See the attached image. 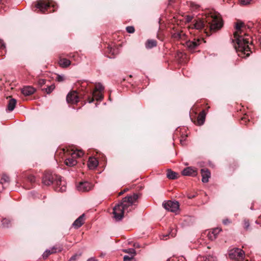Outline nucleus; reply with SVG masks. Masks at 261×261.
Returning <instances> with one entry per match:
<instances>
[{"mask_svg":"<svg viewBox=\"0 0 261 261\" xmlns=\"http://www.w3.org/2000/svg\"><path fill=\"white\" fill-rule=\"evenodd\" d=\"M223 26L222 19L219 13L211 12L202 18L194 19L191 28L198 30H203L205 33L207 31H216Z\"/></svg>","mask_w":261,"mask_h":261,"instance_id":"obj_1","label":"nucleus"},{"mask_svg":"<svg viewBox=\"0 0 261 261\" xmlns=\"http://www.w3.org/2000/svg\"><path fill=\"white\" fill-rule=\"evenodd\" d=\"M244 23L238 22L236 24V31L234 33V48L239 56L244 58L250 55V48L249 47L250 37L242 30Z\"/></svg>","mask_w":261,"mask_h":261,"instance_id":"obj_2","label":"nucleus"},{"mask_svg":"<svg viewBox=\"0 0 261 261\" xmlns=\"http://www.w3.org/2000/svg\"><path fill=\"white\" fill-rule=\"evenodd\" d=\"M138 198V195L136 193L123 198L121 202L113 208V214L115 219L116 221L121 220L125 213H127L135 209Z\"/></svg>","mask_w":261,"mask_h":261,"instance_id":"obj_3","label":"nucleus"},{"mask_svg":"<svg viewBox=\"0 0 261 261\" xmlns=\"http://www.w3.org/2000/svg\"><path fill=\"white\" fill-rule=\"evenodd\" d=\"M42 183L45 186H49L51 184H55V190L57 192H64L65 191V187H60L61 183V177L56 174H53L52 173L46 171L42 177Z\"/></svg>","mask_w":261,"mask_h":261,"instance_id":"obj_4","label":"nucleus"},{"mask_svg":"<svg viewBox=\"0 0 261 261\" xmlns=\"http://www.w3.org/2000/svg\"><path fill=\"white\" fill-rule=\"evenodd\" d=\"M84 154L83 151L80 150H74L72 149L69 151L66 147V166H74L76 165L77 161L75 158L81 157Z\"/></svg>","mask_w":261,"mask_h":261,"instance_id":"obj_5","label":"nucleus"},{"mask_svg":"<svg viewBox=\"0 0 261 261\" xmlns=\"http://www.w3.org/2000/svg\"><path fill=\"white\" fill-rule=\"evenodd\" d=\"M35 7L42 13L49 10V12L55 11V6L52 4L51 2H46L44 0H39L35 5Z\"/></svg>","mask_w":261,"mask_h":261,"instance_id":"obj_6","label":"nucleus"},{"mask_svg":"<svg viewBox=\"0 0 261 261\" xmlns=\"http://www.w3.org/2000/svg\"><path fill=\"white\" fill-rule=\"evenodd\" d=\"M244 255V251L240 248H234L228 251V256L232 259L241 260L243 259Z\"/></svg>","mask_w":261,"mask_h":261,"instance_id":"obj_7","label":"nucleus"},{"mask_svg":"<svg viewBox=\"0 0 261 261\" xmlns=\"http://www.w3.org/2000/svg\"><path fill=\"white\" fill-rule=\"evenodd\" d=\"M93 185L87 181H81L76 185V189L79 192H86L91 190Z\"/></svg>","mask_w":261,"mask_h":261,"instance_id":"obj_8","label":"nucleus"},{"mask_svg":"<svg viewBox=\"0 0 261 261\" xmlns=\"http://www.w3.org/2000/svg\"><path fill=\"white\" fill-rule=\"evenodd\" d=\"M163 206L165 209L172 212H175L179 208V203L177 201H168L164 202Z\"/></svg>","mask_w":261,"mask_h":261,"instance_id":"obj_9","label":"nucleus"},{"mask_svg":"<svg viewBox=\"0 0 261 261\" xmlns=\"http://www.w3.org/2000/svg\"><path fill=\"white\" fill-rule=\"evenodd\" d=\"M79 100V95L76 91L73 90L66 95V102L70 103H76Z\"/></svg>","mask_w":261,"mask_h":261,"instance_id":"obj_10","label":"nucleus"},{"mask_svg":"<svg viewBox=\"0 0 261 261\" xmlns=\"http://www.w3.org/2000/svg\"><path fill=\"white\" fill-rule=\"evenodd\" d=\"M199 39H194L193 40H188L185 42V45L190 51L194 50L200 43Z\"/></svg>","mask_w":261,"mask_h":261,"instance_id":"obj_11","label":"nucleus"},{"mask_svg":"<svg viewBox=\"0 0 261 261\" xmlns=\"http://www.w3.org/2000/svg\"><path fill=\"white\" fill-rule=\"evenodd\" d=\"M182 174L185 176H196L197 174V170L195 168L188 167L183 170Z\"/></svg>","mask_w":261,"mask_h":261,"instance_id":"obj_12","label":"nucleus"},{"mask_svg":"<svg viewBox=\"0 0 261 261\" xmlns=\"http://www.w3.org/2000/svg\"><path fill=\"white\" fill-rule=\"evenodd\" d=\"M220 231L221 229L219 228H215L212 231H209L207 233V236L210 240H214L217 238V235Z\"/></svg>","mask_w":261,"mask_h":261,"instance_id":"obj_13","label":"nucleus"},{"mask_svg":"<svg viewBox=\"0 0 261 261\" xmlns=\"http://www.w3.org/2000/svg\"><path fill=\"white\" fill-rule=\"evenodd\" d=\"M201 173L202 176V181L206 183L211 177V173L207 169H201Z\"/></svg>","mask_w":261,"mask_h":261,"instance_id":"obj_14","label":"nucleus"},{"mask_svg":"<svg viewBox=\"0 0 261 261\" xmlns=\"http://www.w3.org/2000/svg\"><path fill=\"white\" fill-rule=\"evenodd\" d=\"M10 181L9 177L6 175H3L0 179V192L6 187Z\"/></svg>","mask_w":261,"mask_h":261,"instance_id":"obj_15","label":"nucleus"},{"mask_svg":"<svg viewBox=\"0 0 261 261\" xmlns=\"http://www.w3.org/2000/svg\"><path fill=\"white\" fill-rule=\"evenodd\" d=\"M85 214H83L76 219L72 224L73 226L76 228L80 227L85 222Z\"/></svg>","mask_w":261,"mask_h":261,"instance_id":"obj_16","label":"nucleus"},{"mask_svg":"<svg viewBox=\"0 0 261 261\" xmlns=\"http://www.w3.org/2000/svg\"><path fill=\"white\" fill-rule=\"evenodd\" d=\"M35 91V89L33 87L26 86L22 89L21 92L25 96H29L34 93Z\"/></svg>","mask_w":261,"mask_h":261,"instance_id":"obj_17","label":"nucleus"},{"mask_svg":"<svg viewBox=\"0 0 261 261\" xmlns=\"http://www.w3.org/2000/svg\"><path fill=\"white\" fill-rule=\"evenodd\" d=\"M107 53L109 54V57L113 58L115 56L119 53L118 49L117 48H114L111 46L109 45L107 48Z\"/></svg>","mask_w":261,"mask_h":261,"instance_id":"obj_18","label":"nucleus"},{"mask_svg":"<svg viewBox=\"0 0 261 261\" xmlns=\"http://www.w3.org/2000/svg\"><path fill=\"white\" fill-rule=\"evenodd\" d=\"M98 164V161L96 158L90 157L88 161V166L89 169H93L97 166Z\"/></svg>","mask_w":261,"mask_h":261,"instance_id":"obj_19","label":"nucleus"},{"mask_svg":"<svg viewBox=\"0 0 261 261\" xmlns=\"http://www.w3.org/2000/svg\"><path fill=\"white\" fill-rule=\"evenodd\" d=\"M65 149L64 148H63V155L62 156H61V157L59 156V154L61 153V152H59V150H58L56 153H55V157L56 158V160H57V161H59L61 164H65V158H64V152H65Z\"/></svg>","mask_w":261,"mask_h":261,"instance_id":"obj_20","label":"nucleus"},{"mask_svg":"<svg viewBox=\"0 0 261 261\" xmlns=\"http://www.w3.org/2000/svg\"><path fill=\"white\" fill-rule=\"evenodd\" d=\"M172 36L173 38L179 40H184L186 38V34L182 32H175L172 34Z\"/></svg>","mask_w":261,"mask_h":261,"instance_id":"obj_21","label":"nucleus"},{"mask_svg":"<svg viewBox=\"0 0 261 261\" xmlns=\"http://www.w3.org/2000/svg\"><path fill=\"white\" fill-rule=\"evenodd\" d=\"M16 100L14 98H11L9 100L8 106H7V109L9 111L11 112L12 111L16 106Z\"/></svg>","mask_w":261,"mask_h":261,"instance_id":"obj_22","label":"nucleus"},{"mask_svg":"<svg viewBox=\"0 0 261 261\" xmlns=\"http://www.w3.org/2000/svg\"><path fill=\"white\" fill-rule=\"evenodd\" d=\"M167 177L169 179H175L177 178L178 174L176 172L172 171L171 169H168L167 172Z\"/></svg>","mask_w":261,"mask_h":261,"instance_id":"obj_23","label":"nucleus"},{"mask_svg":"<svg viewBox=\"0 0 261 261\" xmlns=\"http://www.w3.org/2000/svg\"><path fill=\"white\" fill-rule=\"evenodd\" d=\"M205 118V114L203 111L201 112L197 117V123L199 125H202L204 123Z\"/></svg>","mask_w":261,"mask_h":261,"instance_id":"obj_24","label":"nucleus"},{"mask_svg":"<svg viewBox=\"0 0 261 261\" xmlns=\"http://www.w3.org/2000/svg\"><path fill=\"white\" fill-rule=\"evenodd\" d=\"M156 45V42L154 40H148L146 43L145 46L147 48H151Z\"/></svg>","mask_w":261,"mask_h":261,"instance_id":"obj_25","label":"nucleus"},{"mask_svg":"<svg viewBox=\"0 0 261 261\" xmlns=\"http://www.w3.org/2000/svg\"><path fill=\"white\" fill-rule=\"evenodd\" d=\"M61 250L62 249L60 247L57 248L56 247H53L50 249L46 250L45 251H47V254L49 255L51 254L61 251Z\"/></svg>","mask_w":261,"mask_h":261,"instance_id":"obj_26","label":"nucleus"},{"mask_svg":"<svg viewBox=\"0 0 261 261\" xmlns=\"http://www.w3.org/2000/svg\"><path fill=\"white\" fill-rule=\"evenodd\" d=\"M97 92H91L92 96L94 97L97 100H101L103 99V95L101 92H98L96 93Z\"/></svg>","mask_w":261,"mask_h":261,"instance_id":"obj_27","label":"nucleus"},{"mask_svg":"<svg viewBox=\"0 0 261 261\" xmlns=\"http://www.w3.org/2000/svg\"><path fill=\"white\" fill-rule=\"evenodd\" d=\"M1 222L2 226L4 228H8L11 225V221L6 218L2 219Z\"/></svg>","mask_w":261,"mask_h":261,"instance_id":"obj_28","label":"nucleus"},{"mask_svg":"<svg viewBox=\"0 0 261 261\" xmlns=\"http://www.w3.org/2000/svg\"><path fill=\"white\" fill-rule=\"evenodd\" d=\"M122 251L124 253L129 254L130 255H132V256H135L136 255V252L134 248L123 249Z\"/></svg>","mask_w":261,"mask_h":261,"instance_id":"obj_29","label":"nucleus"},{"mask_svg":"<svg viewBox=\"0 0 261 261\" xmlns=\"http://www.w3.org/2000/svg\"><path fill=\"white\" fill-rule=\"evenodd\" d=\"M104 90V87L100 84L98 83L95 85V88L93 92H101Z\"/></svg>","mask_w":261,"mask_h":261,"instance_id":"obj_30","label":"nucleus"},{"mask_svg":"<svg viewBox=\"0 0 261 261\" xmlns=\"http://www.w3.org/2000/svg\"><path fill=\"white\" fill-rule=\"evenodd\" d=\"M175 235H176V233L173 231V230H172L170 232V233L165 234V235H163L162 236H161V239L166 240L167 239V238L169 236H171L172 237H174L175 236Z\"/></svg>","mask_w":261,"mask_h":261,"instance_id":"obj_31","label":"nucleus"},{"mask_svg":"<svg viewBox=\"0 0 261 261\" xmlns=\"http://www.w3.org/2000/svg\"><path fill=\"white\" fill-rule=\"evenodd\" d=\"M203 261H217V259L215 256L209 255L205 256Z\"/></svg>","mask_w":261,"mask_h":261,"instance_id":"obj_32","label":"nucleus"},{"mask_svg":"<svg viewBox=\"0 0 261 261\" xmlns=\"http://www.w3.org/2000/svg\"><path fill=\"white\" fill-rule=\"evenodd\" d=\"M59 64L61 67L65 68V58H61L60 57V60L59 61Z\"/></svg>","mask_w":261,"mask_h":261,"instance_id":"obj_33","label":"nucleus"},{"mask_svg":"<svg viewBox=\"0 0 261 261\" xmlns=\"http://www.w3.org/2000/svg\"><path fill=\"white\" fill-rule=\"evenodd\" d=\"M56 80L59 82H63L64 80V75L56 74Z\"/></svg>","mask_w":261,"mask_h":261,"instance_id":"obj_34","label":"nucleus"},{"mask_svg":"<svg viewBox=\"0 0 261 261\" xmlns=\"http://www.w3.org/2000/svg\"><path fill=\"white\" fill-rule=\"evenodd\" d=\"M55 86L54 85H52L49 86H48L46 89V92L47 94H49L52 92V91L54 89Z\"/></svg>","mask_w":261,"mask_h":261,"instance_id":"obj_35","label":"nucleus"},{"mask_svg":"<svg viewBox=\"0 0 261 261\" xmlns=\"http://www.w3.org/2000/svg\"><path fill=\"white\" fill-rule=\"evenodd\" d=\"M135 256L124 255L123 257V261H132Z\"/></svg>","mask_w":261,"mask_h":261,"instance_id":"obj_36","label":"nucleus"},{"mask_svg":"<svg viewBox=\"0 0 261 261\" xmlns=\"http://www.w3.org/2000/svg\"><path fill=\"white\" fill-rule=\"evenodd\" d=\"M126 30L128 33H133L135 32V28L133 26H128L126 28Z\"/></svg>","mask_w":261,"mask_h":261,"instance_id":"obj_37","label":"nucleus"},{"mask_svg":"<svg viewBox=\"0 0 261 261\" xmlns=\"http://www.w3.org/2000/svg\"><path fill=\"white\" fill-rule=\"evenodd\" d=\"M251 0H239V2L242 5H247L249 4Z\"/></svg>","mask_w":261,"mask_h":261,"instance_id":"obj_38","label":"nucleus"},{"mask_svg":"<svg viewBox=\"0 0 261 261\" xmlns=\"http://www.w3.org/2000/svg\"><path fill=\"white\" fill-rule=\"evenodd\" d=\"M37 83H38V85L39 86L41 87L43 85L45 84L46 80L44 79H39Z\"/></svg>","mask_w":261,"mask_h":261,"instance_id":"obj_39","label":"nucleus"},{"mask_svg":"<svg viewBox=\"0 0 261 261\" xmlns=\"http://www.w3.org/2000/svg\"><path fill=\"white\" fill-rule=\"evenodd\" d=\"M81 254H75L70 257L68 261H75L77 258L80 257Z\"/></svg>","mask_w":261,"mask_h":261,"instance_id":"obj_40","label":"nucleus"},{"mask_svg":"<svg viewBox=\"0 0 261 261\" xmlns=\"http://www.w3.org/2000/svg\"><path fill=\"white\" fill-rule=\"evenodd\" d=\"M28 180L32 183L35 182L36 181V178L34 175H29L28 176Z\"/></svg>","mask_w":261,"mask_h":261,"instance_id":"obj_41","label":"nucleus"},{"mask_svg":"<svg viewBox=\"0 0 261 261\" xmlns=\"http://www.w3.org/2000/svg\"><path fill=\"white\" fill-rule=\"evenodd\" d=\"M6 48V45L4 41L0 39V50H3Z\"/></svg>","mask_w":261,"mask_h":261,"instance_id":"obj_42","label":"nucleus"},{"mask_svg":"<svg viewBox=\"0 0 261 261\" xmlns=\"http://www.w3.org/2000/svg\"><path fill=\"white\" fill-rule=\"evenodd\" d=\"M193 19V16L190 15H187L185 17V21L186 22H189Z\"/></svg>","mask_w":261,"mask_h":261,"instance_id":"obj_43","label":"nucleus"},{"mask_svg":"<svg viewBox=\"0 0 261 261\" xmlns=\"http://www.w3.org/2000/svg\"><path fill=\"white\" fill-rule=\"evenodd\" d=\"M244 228L246 229H247L249 227V222L248 220H244Z\"/></svg>","mask_w":261,"mask_h":261,"instance_id":"obj_44","label":"nucleus"},{"mask_svg":"<svg viewBox=\"0 0 261 261\" xmlns=\"http://www.w3.org/2000/svg\"><path fill=\"white\" fill-rule=\"evenodd\" d=\"M191 7L193 8V9H197L199 8V6L197 5V4H194V3H192L191 4Z\"/></svg>","mask_w":261,"mask_h":261,"instance_id":"obj_45","label":"nucleus"},{"mask_svg":"<svg viewBox=\"0 0 261 261\" xmlns=\"http://www.w3.org/2000/svg\"><path fill=\"white\" fill-rule=\"evenodd\" d=\"M49 256L48 254H47V251H45L42 255L43 258L45 259L48 257Z\"/></svg>","mask_w":261,"mask_h":261,"instance_id":"obj_46","label":"nucleus"},{"mask_svg":"<svg viewBox=\"0 0 261 261\" xmlns=\"http://www.w3.org/2000/svg\"><path fill=\"white\" fill-rule=\"evenodd\" d=\"M133 246L135 248H140L141 247V246L139 244L137 243H135L133 245Z\"/></svg>","mask_w":261,"mask_h":261,"instance_id":"obj_47","label":"nucleus"},{"mask_svg":"<svg viewBox=\"0 0 261 261\" xmlns=\"http://www.w3.org/2000/svg\"><path fill=\"white\" fill-rule=\"evenodd\" d=\"M223 222L224 224L226 225L230 223V221L228 219H225L223 220Z\"/></svg>","mask_w":261,"mask_h":261,"instance_id":"obj_48","label":"nucleus"},{"mask_svg":"<svg viewBox=\"0 0 261 261\" xmlns=\"http://www.w3.org/2000/svg\"><path fill=\"white\" fill-rule=\"evenodd\" d=\"M87 261H97V259L95 257H91L89 258Z\"/></svg>","mask_w":261,"mask_h":261,"instance_id":"obj_49","label":"nucleus"},{"mask_svg":"<svg viewBox=\"0 0 261 261\" xmlns=\"http://www.w3.org/2000/svg\"><path fill=\"white\" fill-rule=\"evenodd\" d=\"M93 101H94L93 97H88L89 103H92Z\"/></svg>","mask_w":261,"mask_h":261,"instance_id":"obj_50","label":"nucleus"},{"mask_svg":"<svg viewBox=\"0 0 261 261\" xmlns=\"http://www.w3.org/2000/svg\"><path fill=\"white\" fill-rule=\"evenodd\" d=\"M71 65V61L66 59V67Z\"/></svg>","mask_w":261,"mask_h":261,"instance_id":"obj_51","label":"nucleus"},{"mask_svg":"<svg viewBox=\"0 0 261 261\" xmlns=\"http://www.w3.org/2000/svg\"><path fill=\"white\" fill-rule=\"evenodd\" d=\"M127 191V189H124L123 191L120 192L119 194V195H122L123 193H124L126 191Z\"/></svg>","mask_w":261,"mask_h":261,"instance_id":"obj_52","label":"nucleus"},{"mask_svg":"<svg viewBox=\"0 0 261 261\" xmlns=\"http://www.w3.org/2000/svg\"><path fill=\"white\" fill-rule=\"evenodd\" d=\"M86 86H87L86 83H83V85L82 86V88H86Z\"/></svg>","mask_w":261,"mask_h":261,"instance_id":"obj_53","label":"nucleus"},{"mask_svg":"<svg viewBox=\"0 0 261 261\" xmlns=\"http://www.w3.org/2000/svg\"><path fill=\"white\" fill-rule=\"evenodd\" d=\"M195 197V195H190V196H188V198H189V199H192V198H194V197Z\"/></svg>","mask_w":261,"mask_h":261,"instance_id":"obj_54","label":"nucleus"},{"mask_svg":"<svg viewBox=\"0 0 261 261\" xmlns=\"http://www.w3.org/2000/svg\"><path fill=\"white\" fill-rule=\"evenodd\" d=\"M246 118H242V120H245Z\"/></svg>","mask_w":261,"mask_h":261,"instance_id":"obj_55","label":"nucleus"}]
</instances>
